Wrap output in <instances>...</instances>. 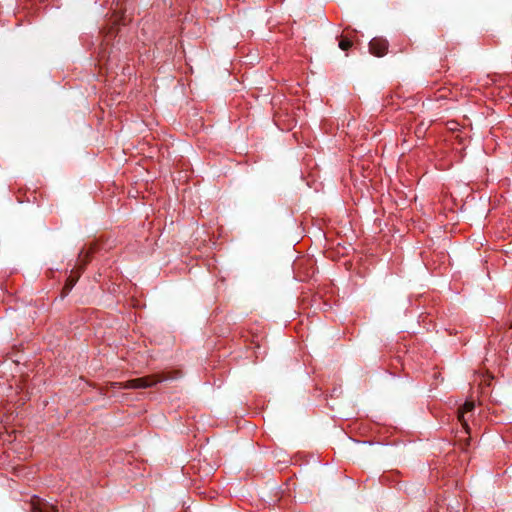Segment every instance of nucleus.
I'll list each match as a JSON object with an SVG mask.
<instances>
[{
  "label": "nucleus",
  "instance_id": "5",
  "mask_svg": "<svg viewBox=\"0 0 512 512\" xmlns=\"http://www.w3.org/2000/svg\"><path fill=\"white\" fill-rule=\"evenodd\" d=\"M339 47H340V49L346 51L352 47V41L347 38H343L339 42Z\"/></svg>",
  "mask_w": 512,
  "mask_h": 512
},
{
  "label": "nucleus",
  "instance_id": "7",
  "mask_svg": "<svg viewBox=\"0 0 512 512\" xmlns=\"http://www.w3.org/2000/svg\"><path fill=\"white\" fill-rule=\"evenodd\" d=\"M74 284H75V280L74 279H68L67 283L65 284V288L68 289V290H71L72 287L74 286Z\"/></svg>",
  "mask_w": 512,
  "mask_h": 512
},
{
  "label": "nucleus",
  "instance_id": "2",
  "mask_svg": "<svg viewBox=\"0 0 512 512\" xmlns=\"http://www.w3.org/2000/svg\"><path fill=\"white\" fill-rule=\"evenodd\" d=\"M388 50V41L382 37H375L369 43V51L377 57H382Z\"/></svg>",
  "mask_w": 512,
  "mask_h": 512
},
{
  "label": "nucleus",
  "instance_id": "4",
  "mask_svg": "<svg viewBox=\"0 0 512 512\" xmlns=\"http://www.w3.org/2000/svg\"><path fill=\"white\" fill-rule=\"evenodd\" d=\"M475 408L474 402L466 401L461 408L458 410V420L461 422L463 427L468 431V414L471 413Z\"/></svg>",
  "mask_w": 512,
  "mask_h": 512
},
{
  "label": "nucleus",
  "instance_id": "3",
  "mask_svg": "<svg viewBox=\"0 0 512 512\" xmlns=\"http://www.w3.org/2000/svg\"><path fill=\"white\" fill-rule=\"evenodd\" d=\"M31 512H59L58 507L45 502L38 496H33L30 502Z\"/></svg>",
  "mask_w": 512,
  "mask_h": 512
},
{
  "label": "nucleus",
  "instance_id": "6",
  "mask_svg": "<svg viewBox=\"0 0 512 512\" xmlns=\"http://www.w3.org/2000/svg\"><path fill=\"white\" fill-rule=\"evenodd\" d=\"M274 123L281 130L284 129V127H282V124H281V121H280V115L278 113L274 115Z\"/></svg>",
  "mask_w": 512,
  "mask_h": 512
},
{
  "label": "nucleus",
  "instance_id": "8",
  "mask_svg": "<svg viewBox=\"0 0 512 512\" xmlns=\"http://www.w3.org/2000/svg\"><path fill=\"white\" fill-rule=\"evenodd\" d=\"M163 1H164V3H167L168 0H163Z\"/></svg>",
  "mask_w": 512,
  "mask_h": 512
},
{
  "label": "nucleus",
  "instance_id": "1",
  "mask_svg": "<svg viewBox=\"0 0 512 512\" xmlns=\"http://www.w3.org/2000/svg\"><path fill=\"white\" fill-rule=\"evenodd\" d=\"M181 371L177 370L174 372H161L151 375H147L140 378L131 379L125 382H113L111 386L113 388L120 389H145L155 386L168 379H175L181 376Z\"/></svg>",
  "mask_w": 512,
  "mask_h": 512
}]
</instances>
